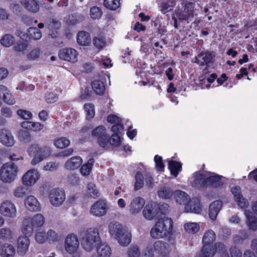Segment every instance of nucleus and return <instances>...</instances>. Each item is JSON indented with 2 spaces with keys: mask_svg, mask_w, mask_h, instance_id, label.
<instances>
[{
  "mask_svg": "<svg viewBox=\"0 0 257 257\" xmlns=\"http://www.w3.org/2000/svg\"><path fill=\"white\" fill-rule=\"evenodd\" d=\"M231 192L234 196V200L237 205L242 209L247 207L248 202L241 194V188L239 186H235L231 188Z\"/></svg>",
  "mask_w": 257,
  "mask_h": 257,
  "instance_id": "nucleus-17",
  "label": "nucleus"
},
{
  "mask_svg": "<svg viewBox=\"0 0 257 257\" xmlns=\"http://www.w3.org/2000/svg\"><path fill=\"white\" fill-rule=\"evenodd\" d=\"M58 163L51 162L48 163L45 166H44L43 170L45 171H54L58 169Z\"/></svg>",
  "mask_w": 257,
  "mask_h": 257,
  "instance_id": "nucleus-63",
  "label": "nucleus"
},
{
  "mask_svg": "<svg viewBox=\"0 0 257 257\" xmlns=\"http://www.w3.org/2000/svg\"><path fill=\"white\" fill-rule=\"evenodd\" d=\"M86 193L87 196L93 198H97L99 196L98 189L96 188L95 185L92 182L88 184Z\"/></svg>",
  "mask_w": 257,
  "mask_h": 257,
  "instance_id": "nucleus-41",
  "label": "nucleus"
},
{
  "mask_svg": "<svg viewBox=\"0 0 257 257\" xmlns=\"http://www.w3.org/2000/svg\"><path fill=\"white\" fill-rule=\"evenodd\" d=\"M0 213L4 216L14 218L17 216L15 204L10 200H5L1 204Z\"/></svg>",
  "mask_w": 257,
  "mask_h": 257,
  "instance_id": "nucleus-12",
  "label": "nucleus"
},
{
  "mask_svg": "<svg viewBox=\"0 0 257 257\" xmlns=\"http://www.w3.org/2000/svg\"><path fill=\"white\" fill-rule=\"evenodd\" d=\"M77 42L80 45H89L91 42V37L89 33L84 31L79 32L77 34Z\"/></svg>",
  "mask_w": 257,
  "mask_h": 257,
  "instance_id": "nucleus-32",
  "label": "nucleus"
},
{
  "mask_svg": "<svg viewBox=\"0 0 257 257\" xmlns=\"http://www.w3.org/2000/svg\"><path fill=\"white\" fill-rule=\"evenodd\" d=\"M66 198L64 190L60 188L52 189L49 194L50 203L54 206H59L62 204Z\"/></svg>",
  "mask_w": 257,
  "mask_h": 257,
  "instance_id": "nucleus-11",
  "label": "nucleus"
},
{
  "mask_svg": "<svg viewBox=\"0 0 257 257\" xmlns=\"http://www.w3.org/2000/svg\"><path fill=\"white\" fill-rule=\"evenodd\" d=\"M83 248L90 252L101 243V238L97 228L90 227L79 232Z\"/></svg>",
  "mask_w": 257,
  "mask_h": 257,
  "instance_id": "nucleus-1",
  "label": "nucleus"
},
{
  "mask_svg": "<svg viewBox=\"0 0 257 257\" xmlns=\"http://www.w3.org/2000/svg\"><path fill=\"white\" fill-rule=\"evenodd\" d=\"M173 228V220L170 218L164 217L156 223L151 230L150 234L154 238H163L171 235Z\"/></svg>",
  "mask_w": 257,
  "mask_h": 257,
  "instance_id": "nucleus-4",
  "label": "nucleus"
},
{
  "mask_svg": "<svg viewBox=\"0 0 257 257\" xmlns=\"http://www.w3.org/2000/svg\"><path fill=\"white\" fill-rule=\"evenodd\" d=\"M107 208L106 201L104 200H99L92 205L90 212L94 216L100 217L106 214Z\"/></svg>",
  "mask_w": 257,
  "mask_h": 257,
  "instance_id": "nucleus-16",
  "label": "nucleus"
},
{
  "mask_svg": "<svg viewBox=\"0 0 257 257\" xmlns=\"http://www.w3.org/2000/svg\"><path fill=\"white\" fill-rule=\"evenodd\" d=\"M136 182L135 184V190H138L141 189L144 185V177L142 174L138 172L135 176Z\"/></svg>",
  "mask_w": 257,
  "mask_h": 257,
  "instance_id": "nucleus-51",
  "label": "nucleus"
},
{
  "mask_svg": "<svg viewBox=\"0 0 257 257\" xmlns=\"http://www.w3.org/2000/svg\"><path fill=\"white\" fill-rule=\"evenodd\" d=\"M121 142V139L118 135L112 134L110 138L109 137V142L114 147H118L120 145Z\"/></svg>",
  "mask_w": 257,
  "mask_h": 257,
  "instance_id": "nucleus-56",
  "label": "nucleus"
},
{
  "mask_svg": "<svg viewBox=\"0 0 257 257\" xmlns=\"http://www.w3.org/2000/svg\"><path fill=\"white\" fill-rule=\"evenodd\" d=\"M182 5L183 10H175L172 17L175 28H178L180 23L185 22L188 24L189 21L194 17L193 4L192 3L183 2Z\"/></svg>",
  "mask_w": 257,
  "mask_h": 257,
  "instance_id": "nucleus-5",
  "label": "nucleus"
},
{
  "mask_svg": "<svg viewBox=\"0 0 257 257\" xmlns=\"http://www.w3.org/2000/svg\"><path fill=\"white\" fill-rule=\"evenodd\" d=\"M222 206V202L220 200L213 202L209 206V215L211 219L214 220Z\"/></svg>",
  "mask_w": 257,
  "mask_h": 257,
  "instance_id": "nucleus-28",
  "label": "nucleus"
},
{
  "mask_svg": "<svg viewBox=\"0 0 257 257\" xmlns=\"http://www.w3.org/2000/svg\"><path fill=\"white\" fill-rule=\"evenodd\" d=\"M27 152L30 156L34 158L31 161V164L35 165L49 156L51 150L49 147H40L38 144H34L28 148Z\"/></svg>",
  "mask_w": 257,
  "mask_h": 257,
  "instance_id": "nucleus-7",
  "label": "nucleus"
},
{
  "mask_svg": "<svg viewBox=\"0 0 257 257\" xmlns=\"http://www.w3.org/2000/svg\"><path fill=\"white\" fill-rule=\"evenodd\" d=\"M175 5L174 0H169L167 3H164L162 4L161 11L163 14H165L171 10V8Z\"/></svg>",
  "mask_w": 257,
  "mask_h": 257,
  "instance_id": "nucleus-59",
  "label": "nucleus"
},
{
  "mask_svg": "<svg viewBox=\"0 0 257 257\" xmlns=\"http://www.w3.org/2000/svg\"><path fill=\"white\" fill-rule=\"evenodd\" d=\"M156 215V210L152 204H147L143 210V215L148 220H152Z\"/></svg>",
  "mask_w": 257,
  "mask_h": 257,
  "instance_id": "nucleus-40",
  "label": "nucleus"
},
{
  "mask_svg": "<svg viewBox=\"0 0 257 257\" xmlns=\"http://www.w3.org/2000/svg\"><path fill=\"white\" fill-rule=\"evenodd\" d=\"M17 114L24 119L29 120L32 117V113L28 110L20 109L18 110Z\"/></svg>",
  "mask_w": 257,
  "mask_h": 257,
  "instance_id": "nucleus-57",
  "label": "nucleus"
},
{
  "mask_svg": "<svg viewBox=\"0 0 257 257\" xmlns=\"http://www.w3.org/2000/svg\"><path fill=\"white\" fill-rule=\"evenodd\" d=\"M24 204L26 208L30 211H39L41 209V205L37 199L33 195L27 196Z\"/></svg>",
  "mask_w": 257,
  "mask_h": 257,
  "instance_id": "nucleus-23",
  "label": "nucleus"
},
{
  "mask_svg": "<svg viewBox=\"0 0 257 257\" xmlns=\"http://www.w3.org/2000/svg\"><path fill=\"white\" fill-rule=\"evenodd\" d=\"M61 238V235L58 234L55 231L50 229L46 234V239L49 243L55 242L59 241Z\"/></svg>",
  "mask_w": 257,
  "mask_h": 257,
  "instance_id": "nucleus-49",
  "label": "nucleus"
},
{
  "mask_svg": "<svg viewBox=\"0 0 257 257\" xmlns=\"http://www.w3.org/2000/svg\"><path fill=\"white\" fill-rule=\"evenodd\" d=\"M15 253V248L8 243L4 244L0 248V255L2 257H13Z\"/></svg>",
  "mask_w": 257,
  "mask_h": 257,
  "instance_id": "nucleus-34",
  "label": "nucleus"
},
{
  "mask_svg": "<svg viewBox=\"0 0 257 257\" xmlns=\"http://www.w3.org/2000/svg\"><path fill=\"white\" fill-rule=\"evenodd\" d=\"M79 246V242L76 235L70 234L66 236L65 240V249L69 254L75 253Z\"/></svg>",
  "mask_w": 257,
  "mask_h": 257,
  "instance_id": "nucleus-13",
  "label": "nucleus"
},
{
  "mask_svg": "<svg viewBox=\"0 0 257 257\" xmlns=\"http://www.w3.org/2000/svg\"><path fill=\"white\" fill-rule=\"evenodd\" d=\"M78 52L73 48H67L61 50L59 53L60 59L74 63L78 61Z\"/></svg>",
  "mask_w": 257,
  "mask_h": 257,
  "instance_id": "nucleus-14",
  "label": "nucleus"
},
{
  "mask_svg": "<svg viewBox=\"0 0 257 257\" xmlns=\"http://www.w3.org/2000/svg\"><path fill=\"white\" fill-rule=\"evenodd\" d=\"M215 253L218 252L221 254V257H230L226 252V248L224 244L221 242L216 243L213 246Z\"/></svg>",
  "mask_w": 257,
  "mask_h": 257,
  "instance_id": "nucleus-48",
  "label": "nucleus"
},
{
  "mask_svg": "<svg viewBox=\"0 0 257 257\" xmlns=\"http://www.w3.org/2000/svg\"><path fill=\"white\" fill-rule=\"evenodd\" d=\"M3 100L4 102L9 105H13L16 102L14 96L9 90L6 93Z\"/></svg>",
  "mask_w": 257,
  "mask_h": 257,
  "instance_id": "nucleus-58",
  "label": "nucleus"
},
{
  "mask_svg": "<svg viewBox=\"0 0 257 257\" xmlns=\"http://www.w3.org/2000/svg\"><path fill=\"white\" fill-rule=\"evenodd\" d=\"M168 168L171 174L175 177H177L182 170V164L176 161H170L169 162Z\"/></svg>",
  "mask_w": 257,
  "mask_h": 257,
  "instance_id": "nucleus-37",
  "label": "nucleus"
},
{
  "mask_svg": "<svg viewBox=\"0 0 257 257\" xmlns=\"http://www.w3.org/2000/svg\"><path fill=\"white\" fill-rule=\"evenodd\" d=\"M154 250L159 254V257H169L170 249L168 243L157 240L154 244Z\"/></svg>",
  "mask_w": 257,
  "mask_h": 257,
  "instance_id": "nucleus-19",
  "label": "nucleus"
},
{
  "mask_svg": "<svg viewBox=\"0 0 257 257\" xmlns=\"http://www.w3.org/2000/svg\"><path fill=\"white\" fill-rule=\"evenodd\" d=\"M23 128L34 132H38L42 130L44 127L43 124L38 122L30 121H24L21 123Z\"/></svg>",
  "mask_w": 257,
  "mask_h": 257,
  "instance_id": "nucleus-33",
  "label": "nucleus"
},
{
  "mask_svg": "<svg viewBox=\"0 0 257 257\" xmlns=\"http://www.w3.org/2000/svg\"><path fill=\"white\" fill-rule=\"evenodd\" d=\"M145 200L141 197H135L128 205V209L131 214L136 215L140 213L145 204Z\"/></svg>",
  "mask_w": 257,
  "mask_h": 257,
  "instance_id": "nucleus-18",
  "label": "nucleus"
},
{
  "mask_svg": "<svg viewBox=\"0 0 257 257\" xmlns=\"http://www.w3.org/2000/svg\"><path fill=\"white\" fill-rule=\"evenodd\" d=\"M127 254V257H140L141 251L137 245H132L128 248Z\"/></svg>",
  "mask_w": 257,
  "mask_h": 257,
  "instance_id": "nucleus-53",
  "label": "nucleus"
},
{
  "mask_svg": "<svg viewBox=\"0 0 257 257\" xmlns=\"http://www.w3.org/2000/svg\"><path fill=\"white\" fill-rule=\"evenodd\" d=\"M174 196L178 204L184 206L185 212L198 214L201 211V205L198 198L190 199L189 196L181 190L174 191Z\"/></svg>",
  "mask_w": 257,
  "mask_h": 257,
  "instance_id": "nucleus-2",
  "label": "nucleus"
},
{
  "mask_svg": "<svg viewBox=\"0 0 257 257\" xmlns=\"http://www.w3.org/2000/svg\"><path fill=\"white\" fill-rule=\"evenodd\" d=\"M214 55L210 52H201L195 57V62L200 66L208 64L212 62Z\"/></svg>",
  "mask_w": 257,
  "mask_h": 257,
  "instance_id": "nucleus-25",
  "label": "nucleus"
},
{
  "mask_svg": "<svg viewBox=\"0 0 257 257\" xmlns=\"http://www.w3.org/2000/svg\"><path fill=\"white\" fill-rule=\"evenodd\" d=\"M45 100L47 103H52L58 100V96L54 92H48L45 95Z\"/></svg>",
  "mask_w": 257,
  "mask_h": 257,
  "instance_id": "nucleus-60",
  "label": "nucleus"
},
{
  "mask_svg": "<svg viewBox=\"0 0 257 257\" xmlns=\"http://www.w3.org/2000/svg\"><path fill=\"white\" fill-rule=\"evenodd\" d=\"M12 236L11 230L7 228L0 229V238L6 239Z\"/></svg>",
  "mask_w": 257,
  "mask_h": 257,
  "instance_id": "nucleus-62",
  "label": "nucleus"
},
{
  "mask_svg": "<svg viewBox=\"0 0 257 257\" xmlns=\"http://www.w3.org/2000/svg\"><path fill=\"white\" fill-rule=\"evenodd\" d=\"M27 48V43L23 41L17 42L14 46V49L16 51L21 52L23 54L25 53Z\"/></svg>",
  "mask_w": 257,
  "mask_h": 257,
  "instance_id": "nucleus-55",
  "label": "nucleus"
},
{
  "mask_svg": "<svg viewBox=\"0 0 257 257\" xmlns=\"http://www.w3.org/2000/svg\"><path fill=\"white\" fill-rule=\"evenodd\" d=\"M40 177V175L37 170L30 169L23 176L22 183L25 186H31L36 183Z\"/></svg>",
  "mask_w": 257,
  "mask_h": 257,
  "instance_id": "nucleus-15",
  "label": "nucleus"
},
{
  "mask_svg": "<svg viewBox=\"0 0 257 257\" xmlns=\"http://www.w3.org/2000/svg\"><path fill=\"white\" fill-rule=\"evenodd\" d=\"M244 214L246 217V223L248 229L252 231L257 230V218L249 210H245Z\"/></svg>",
  "mask_w": 257,
  "mask_h": 257,
  "instance_id": "nucleus-27",
  "label": "nucleus"
},
{
  "mask_svg": "<svg viewBox=\"0 0 257 257\" xmlns=\"http://www.w3.org/2000/svg\"><path fill=\"white\" fill-rule=\"evenodd\" d=\"M92 137L97 140L100 147L104 148L109 143V136L107 134L105 126L99 125L93 130Z\"/></svg>",
  "mask_w": 257,
  "mask_h": 257,
  "instance_id": "nucleus-10",
  "label": "nucleus"
},
{
  "mask_svg": "<svg viewBox=\"0 0 257 257\" xmlns=\"http://www.w3.org/2000/svg\"><path fill=\"white\" fill-rule=\"evenodd\" d=\"M222 176L213 174V175L207 177V188H218L223 185V182L221 180Z\"/></svg>",
  "mask_w": 257,
  "mask_h": 257,
  "instance_id": "nucleus-26",
  "label": "nucleus"
},
{
  "mask_svg": "<svg viewBox=\"0 0 257 257\" xmlns=\"http://www.w3.org/2000/svg\"><path fill=\"white\" fill-rule=\"evenodd\" d=\"M102 79L104 80L105 82L95 80L92 82V88L96 94L98 95L102 94L105 91L104 83H106V79L109 81V84H110V77L108 74H104L102 76Z\"/></svg>",
  "mask_w": 257,
  "mask_h": 257,
  "instance_id": "nucleus-21",
  "label": "nucleus"
},
{
  "mask_svg": "<svg viewBox=\"0 0 257 257\" xmlns=\"http://www.w3.org/2000/svg\"><path fill=\"white\" fill-rule=\"evenodd\" d=\"M85 17L82 14L75 13L69 16L67 22L70 25H74L83 21Z\"/></svg>",
  "mask_w": 257,
  "mask_h": 257,
  "instance_id": "nucleus-38",
  "label": "nucleus"
},
{
  "mask_svg": "<svg viewBox=\"0 0 257 257\" xmlns=\"http://www.w3.org/2000/svg\"><path fill=\"white\" fill-rule=\"evenodd\" d=\"M155 167L158 171L162 172L164 170L165 165L163 162L162 157L157 155L154 157Z\"/></svg>",
  "mask_w": 257,
  "mask_h": 257,
  "instance_id": "nucleus-54",
  "label": "nucleus"
},
{
  "mask_svg": "<svg viewBox=\"0 0 257 257\" xmlns=\"http://www.w3.org/2000/svg\"><path fill=\"white\" fill-rule=\"evenodd\" d=\"M60 26L61 24L59 21L54 19L49 20L47 27L49 30V34L52 38L56 37L58 30L60 28Z\"/></svg>",
  "mask_w": 257,
  "mask_h": 257,
  "instance_id": "nucleus-31",
  "label": "nucleus"
},
{
  "mask_svg": "<svg viewBox=\"0 0 257 257\" xmlns=\"http://www.w3.org/2000/svg\"><path fill=\"white\" fill-rule=\"evenodd\" d=\"M184 227L187 233L195 234L199 231L200 225L195 222H188L184 224Z\"/></svg>",
  "mask_w": 257,
  "mask_h": 257,
  "instance_id": "nucleus-43",
  "label": "nucleus"
},
{
  "mask_svg": "<svg viewBox=\"0 0 257 257\" xmlns=\"http://www.w3.org/2000/svg\"><path fill=\"white\" fill-rule=\"evenodd\" d=\"M93 44L98 49H101L104 47L105 41L103 38L95 37L93 39Z\"/></svg>",
  "mask_w": 257,
  "mask_h": 257,
  "instance_id": "nucleus-61",
  "label": "nucleus"
},
{
  "mask_svg": "<svg viewBox=\"0 0 257 257\" xmlns=\"http://www.w3.org/2000/svg\"><path fill=\"white\" fill-rule=\"evenodd\" d=\"M217 75L215 73H213L206 79H200V85L202 89L209 88L210 87L211 83L217 78Z\"/></svg>",
  "mask_w": 257,
  "mask_h": 257,
  "instance_id": "nucleus-47",
  "label": "nucleus"
},
{
  "mask_svg": "<svg viewBox=\"0 0 257 257\" xmlns=\"http://www.w3.org/2000/svg\"><path fill=\"white\" fill-rule=\"evenodd\" d=\"M22 4L29 11L36 13L39 9L37 0H22Z\"/></svg>",
  "mask_w": 257,
  "mask_h": 257,
  "instance_id": "nucleus-36",
  "label": "nucleus"
},
{
  "mask_svg": "<svg viewBox=\"0 0 257 257\" xmlns=\"http://www.w3.org/2000/svg\"><path fill=\"white\" fill-rule=\"evenodd\" d=\"M124 126L121 123H116L113 125L111 127V131L114 133V134L118 135L123 130Z\"/></svg>",
  "mask_w": 257,
  "mask_h": 257,
  "instance_id": "nucleus-64",
  "label": "nucleus"
},
{
  "mask_svg": "<svg viewBox=\"0 0 257 257\" xmlns=\"http://www.w3.org/2000/svg\"><path fill=\"white\" fill-rule=\"evenodd\" d=\"M194 180L192 183V186L197 188H207V176L200 172H196L193 176Z\"/></svg>",
  "mask_w": 257,
  "mask_h": 257,
  "instance_id": "nucleus-22",
  "label": "nucleus"
},
{
  "mask_svg": "<svg viewBox=\"0 0 257 257\" xmlns=\"http://www.w3.org/2000/svg\"><path fill=\"white\" fill-rule=\"evenodd\" d=\"M94 162L93 158H90L86 164L82 166L80 171L82 175L88 176L89 174Z\"/></svg>",
  "mask_w": 257,
  "mask_h": 257,
  "instance_id": "nucleus-42",
  "label": "nucleus"
},
{
  "mask_svg": "<svg viewBox=\"0 0 257 257\" xmlns=\"http://www.w3.org/2000/svg\"><path fill=\"white\" fill-rule=\"evenodd\" d=\"M103 5L108 9L115 10L120 6V0H104Z\"/></svg>",
  "mask_w": 257,
  "mask_h": 257,
  "instance_id": "nucleus-52",
  "label": "nucleus"
},
{
  "mask_svg": "<svg viewBox=\"0 0 257 257\" xmlns=\"http://www.w3.org/2000/svg\"><path fill=\"white\" fill-rule=\"evenodd\" d=\"M95 249H96L97 256L109 257L111 254V249L110 246L106 243H101Z\"/></svg>",
  "mask_w": 257,
  "mask_h": 257,
  "instance_id": "nucleus-30",
  "label": "nucleus"
},
{
  "mask_svg": "<svg viewBox=\"0 0 257 257\" xmlns=\"http://www.w3.org/2000/svg\"><path fill=\"white\" fill-rule=\"evenodd\" d=\"M0 142L8 147L13 146L15 143L11 132L5 128H3L0 131Z\"/></svg>",
  "mask_w": 257,
  "mask_h": 257,
  "instance_id": "nucleus-20",
  "label": "nucleus"
},
{
  "mask_svg": "<svg viewBox=\"0 0 257 257\" xmlns=\"http://www.w3.org/2000/svg\"><path fill=\"white\" fill-rule=\"evenodd\" d=\"M82 163V159L80 157L76 156L68 159L65 164V168L67 170H74L78 168Z\"/></svg>",
  "mask_w": 257,
  "mask_h": 257,
  "instance_id": "nucleus-29",
  "label": "nucleus"
},
{
  "mask_svg": "<svg viewBox=\"0 0 257 257\" xmlns=\"http://www.w3.org/2000/svg\"><path fill=\"white\" fill-rule=\"evenodd\" d=\"M28 36L30 39L39 40L42 37V32L36 27H31L28 30Z\"/></svg>",
  "mask_w": 257,
  "mask_h": 257,
  "instance_id": "nucleus-45",
  "label": "nucleus"
},
{
  "mask_svg": "<svg viewBox=\"0 0 257 257\" xmlns=\"http://www.w3.org/2000/svg\"><path fill=\"white\" fill-rule=\"evenodd\" d=\"M110 236L123 246H127L132 241V234L128 229L117 221H111L108 225Z\"/></svg>",
  "mask_w": 257,
  "mask_h": 257,
  "instance_id": "nucleus-3",
  "label": "nucleus"
},
{
  "mask_svg": "<svg viewBox=\"0 0 257 257\" xmlns=\"http://www.w3.org/2000/svg\"><path fill=\"white\" fill-rule=\"evenodd\" d=\"M20 236L17 240V252L20 255H24L27 252L29 245L30 240L28 236Z\"/></svg>",
  "mask_w": 257,
  "mask_h": 257,
  "instance_id": "nucleus-24",
  "label": "nucleus"
},
{
  "mask_svg": "<svg viewBox=\"0 0 257 257\" xmlns=\"http://www.w3.org/2000/svg\"><path fill=\"white\" fill-rule=\"evenodd\" d=\"M18 167L12 162L4 164L0 169V180L5 183H11L17 177Z\"/></svg>",
  "mask_w": 257,
  "mask_h": 257,
  "instance_id": "nucleus-9",
  "label": "nucleus"
},
{
  "mask_svg": "<svg viewBox=\"0 0 257 257\" xmlns=\"http://www.w3.org/2000/svg\"><path fill=\"white\" fill-rule=\"evenodd\" d=\"M15 42V38L13 35L7 34L4 35L1 40L0 43L2 45L5 47H9L13 45Z\"/></svg>",
  "mask_w": 257,
  "mask_h": 257,
  "instance_id": "nucleus-44",
  "label": "nucleus"
},
{
  "mask_svg": "<svg viewBox=\"0 0 257 257\" xmlns=\"http://www.w3.org/2000/svg\"><path fill=\"white\" fill-rule=\"evenodd\" d=\"M55 146L58 149H64L70 145V142L65 137H61L56 139L54 142Z\"/></svg>",
  "mask_w": 257,
  "mask_h": 257,
  "instance_id": "nucleus-46",
  "label": "nucleus"
},
{
  "mask_svg": "<svg viewBox=\"0 0 257 257\" xmlns=\"http://www.w3.org/2000/svg\"><path fill=\"white\" fill-rule=\"evenodd\" d=\"M103 14L102 9L100 7L93 6L90 8L89 10V15L90 18L93 20H99Z\"/></svg>",
  "mask_w": 257,
  "mask_h": 257,
  "instance_id": "nucleus-39",
  "label": "nucleus"
},
{
  "mask_svg": "<svg viewBox=\"0 0 257 257\" xmlns=\"http://www.w3.org/2000/svg\"><path fill=\"white\" fill-rule=\"evenodd\" d=\"M215 238V233L213 231L208 230L206 231L202 239L203 246L201 252L197 253L196 257H213L215 251L212 243Z\"/></svg>",
  "mask_w": 257,
  "mask_h": 257,
  "instance_id": "nucleus-6",
  "label": "nucleus"
},
{
  "mask_svg": "<svg viewBox=\"0 0 257 257\" xmlns=\"http://www.w3.org/2000/svg\"><path fill=\"white\" fill-rule=\"evenodd\" d=\"M44 221V217L41 214H36L32 218H26L23 223L22 231L27 236H31L34 228L42 226Z\"/></svg>",
  "mask_w": 257,
  "mask_h": 257,
  "instance_id": "nucleus-8",
  "label": "nucleus"
},
{
  "mask_svg": "<svg viewBox=\"0 0 257 257\" xmlns=\"http://www.w3.org/2000/svg\"><path fill=\"white\" fill-rule=\"evenodd\" d=\"M86 118L90 119L92 118L95 115L94 106L90 103H86L84 105Z\"/></svg>",
  "mask_w": 257,
  "mask_h": 257,
  "instance_id": "nucleus-50",
  "label": "nucleus"
},
{
  "mask_svg": "<svg viewBox=\"0 0 257 257\" xmlns=\"http://www.w3.org/2000/svg\"><path fill=\"white\" fill-rule=\"evenodd\" d=\"M174 195V192L170 187L164 186L160 187L158 190V195L163 199H170Z\"/></svg>",
  "mask_w": 257,
  "mask_h": 257,
  "instance_id": "nucleus-35",
  "label": "nucleus"
}]
</instances>
